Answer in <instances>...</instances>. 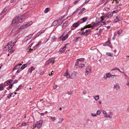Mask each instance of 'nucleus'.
Masks as SVG:
<instances>
[{
	"label": "nucleus",
	"instance_id": "nucleus-32",
	"mask_svg": "<svg viewBox=\"0 0 129 129\" xmlns=\"http://www.w3.org/2000/svg\"><path fill=\"white\" fill-rule=\"evenodd\" d=\"M35 69V68L33 66H32L31 67L30 69V72L31 73L32 71L34 70Z\"/></svg>",
	"mask_w": 129,
	"mask_h": 129
},
{
	"label": "nucleus",
	"instance_id": "nucleus-33",
	"mask_svg": "<svg viewBox=\"0 0 129 129\" xmlns=\"http://www.w3.org/2000/svg\"><path fill=\"white\" fill-rule=\"evenodd\" d=\"M63 118H60L59 119V121L58 122V123H61V122L63 121Z\"/></svg>",
	"mask_w": 129,
	"mask_h": 129
},
{
	"label": "nucleus",
	"instance_id": "nucleus-13",
	"mask_svg": "<svg viewBox=\"0 0 129 129\" xmlns=\"http://www.w3.org/2000/svg\"><path fill=\"white\" fill-rule=\"evenodd\" d=\"M91 72V69L89 68H87L86 69V73L88 75Z\"/></svg>",
	"mask_w": 129,
	"mask_h": 129
},
{
	"label": "nucleus",
	"instance_id": "nucleus-1",
	"mask_svg": "<svg viewBox=\"0 0 129 129\" xmlns=\"http://www.w3.org/2000/svg\"><path fill=\"white\" fill-rule=\"evenodd\" d=\"M25 16H19L15 17L12 20V23L14 24L15 25H17L19 22H21L24 20Z\"/></svg>",
	"mask_w": 129,
	"mask_h": 129
},
{
	"label": "nucleus",
	"instance_id": "nucleus-63",
	"mask_svg": "<svg viewBox=\"0 0 129 129\" xmlns=\"http://www.w3.org/2000/svg\"><path fill=\"white\" fill-rule=\"evenodd\" d=\"M57 87V85H55V86L53 87V88L54 89H55Z\"/></svg>",
	"mask_w": 129,
	"mask_h": 129
},
{
	"label": "nucleus",
	"instance_id": "nucleus-29",
	"mask_svg": "<svg viewBox=\"0 0 129 129\" xmlns=\"http://www.w3.org/2000/svg\"><path fill=\"white\" fill-rule=\"evenodd\" d=\"M49 11V8H46L45 11H44V12L45 13H47Z\"/></svg>",
	"mask_w": 129,
	"mask_h": 129
},
{
	"label": "nucleus",
	"instance_id": "nucleus-50",
	"mask_svg": "<svg viewBox=\"0 0 129 129\" xmlns=\"http://www.w3.org/2000/svg\"><path fill=\"white\" fill-rule=\"evenodd\" d=\"M118 70L119 71H120V70L118 68H116L115 69H113L112 70Z\"/></svg>",
	"mask_w": 129,
	"mask_h": 129
},
{
	"label": "nucleus",
	"instance_id": "nucleus-15",
	"mask_svg": "<svg viewBox=\"0 0 129 129\" xmlns=\"http://www.w3.org/2000/svg\"><path fill=\"white\" fill-rule=\"evenodd\" d=\"M21 65V64H18L16 65L14 68L13 69L12 71H13L15 69H18L20 67V66Z\"/></svg>",
	"mask_w": 129,
	"mask_h": 129
},
{
	"label": "nucleus",
	"instance_id": "nucleus-60",
	"mask_svg": "<svg viewBox=\"0 0 129 129\" xmlns=\"http://www.w3.org/2000/svg\"><path fill=\"white\" fill-rule=\"evenodd\" d=\"M87 92L86 91H84L82 92V93L84 94H85Z\"/></svg>",
	"mask_w": 129,
	"mask_h": 129
},
{
	"label": "nucleus",
	"instance_id": "nucleus-62",
	"mask_svg": "<svg viewBox=\"0 0 129 129\" xmlns=\"http://www.w3.org/2000/svg\"><path fill=\"white\" fill-rule=\"evenodd\" d=\"M52 39L54 40L56 39L55 37L54 36H53V37H52Z\"/></svg>",
	"mask_w": 129,
	"mask_h": 129
},
{
	"label": "nucleus",
	"instance_id": "nucleus-54",
	"mask_svg": "<svg viewBox=\"0 0 129 129\" xmlns=\"http://www.w3.org/2000/svg\"><path fill=\"white\" fill-rule=\"evenodd\" d=\"M78 0H76L75 1H74V4H76L78 1Z\"/></svg>",
	"mask_w": 129,
	"mask_h": 129
},
{
	"label": "nucleus",
	"instance_id": "nucleus-61",
	"mask_svg": "<svg viewBox=\"0 0 129 129\" xmlns=\"http://www.w3.org/2000/svg\"><path fill=\"white\" fill-rule=\"evenodd\" d=\"M64 15L61 16L60 18L62 20L64 17Z\"/></svg>",
	"mask_w": 129,
	"mask_h": 129
},
{
	"label": "nucleus",
	"instance_id": "nucleus-36",
	"mask_svg": "<svg viewBox=\"0 0 129 129\" xmlns=\"http://www.w3.org/2000/svg\"><path fill=\"white\" fill-rule=\"evenodd\" d=\"M7 10V9L6 8H5L3 11L2 12V14H3Z\"/></svg>",
	"mask_w": 129,
	"mask_h": 129
},
{
	"label": "nucleus",
	"instance_id": "nucleus-51",
	"mask_svg": "<svg viewBox=\"0 0 129 129\" xmlns=\"http://www.w3.org/2000/svg\"><path fill=\"white\" fill-rule=\"evenodd\" d=\"M67 93L69 95H71L72 94V92H69L68 91L67 92Z\"/></svg>",
	"mask_w": 129,
	"mask_h": 129
},
{
	"label": "nucleus",
	"instance_id": "nucleus-44",
	"mask_svg": "<svg viewBox=\"0 0 129 129\" xmlns=\"http://www.w3.org/2000/svg\"><path fill=\"white\" fill-rule=\"evenodd\" d=\"M76 73L75 72H73L72 74V76H75L76 75Z\"/></svg>",
	"mask_w": 129,
	"mask_h": 129
},
{
	"label": "nucleus",
	"instance_id": "nucleus-39",
	"mask_svg": "<svg viewBox=\"0 0 129 129\" xmlns=\"http://www.w3.org/2000/svg\"><path fill=\"white\" fill-rule=\"evenodd\" d=\"M13 81V80H10L7 81V84L9 83H11V82Z\"/></svg>",
	"mask_w": 129,
	"mask_h": 129
},
{
	"label": "nucleus",
	"instance_id": "nucleus-38",
	"mask_svg": "<svg viewBox=\"0 0 129 129\" xmlns=\"http://www.w3.org/2000/svg\"><path fill=\"white\" fill-rule=\"evenodd\" d=\"M90 0H86L83 3V4L82 5V6H83L85 5L86 3L88 2Z\"/></svg>",
	"mask_w": 129,
	"mask_h": 129
},
{
	"label": "nucleus",
	"instance_id": "nucleus-46",
	"mask_svg": "<svg viewBox=\"0 0 129 129\" xmlns=\"http://www.w3.org/2000/svg\"><path fill=\"white\" fill-rule=\"evenodd\" d=\"M16 40H15L14 42L13 43H12V45L13 47L14 45L16 43Z\"/></svg>",
	"mask_w": 129,
	"mask_h": 129
},
{
	"label": "nucleus",
	"instance_id": "nucleus-48",
	"mask_svg": "<svg viewBox=\"0 0 129 129\" xmlns=\"http://www.w3.org/2000/svg\"><path fill=\"white\" fill-rule=\"evenodd\" d=\"M101 113V111L100 110H98L96 112V114L99 115Z\"/></svg>",
	"mask_w": 129,
	"mask_h": 129
},
{
	"label": "nucleus",
	"instance_id": "nucleus-22",
	"mask_svg": "<svg viewBox=\"0 0 129 129\" xmlns=\"http://www.w3.org/2000/svg\"><path fill=\"white\" fill-rule=\"evenodd\" d=\"M114 87L117 90L119 89L120 88L119 86L117 84H115L114 85Z\"/></svg>",
	"mask_w": 129,
	"mask_h": 129
},
{
	"label": "nucleus",
	"instance_id": "nucleus-45",
	"mask_svg": "<svg viewBox=\"0 0 129 129\" xmlns=\"http://www.w3.org/2000/svg\"><path fill=\"white\" fill-rule=\"evenodd\" d=\"M33 127L34 128L36 127V126H37V123H34L33 125Z\"/></svg>",
	"mask_w": 129,
	"mask_h": 129
},
{
	"label": "nucleus",
	"instance_id": "nucleus-2",
	"mask_svg": "<svg viewBox=\"0 0 129 129\" xmlns=\"http://www.w3.org/2000/svg\"><path fill=\"white\" fill-rule=\"evenodd\" d=\"M12 45V42L11 41L10 42L7 44L5 46V50H6L9 49L11 50L13 47Z\"/></svg>",
	"mask_w": 129,
	"mask_h": 129
},
{
	"label": "nucleus",
	"instance_id": "nucleus-35",
	"mask_svg": "<svg viewBox=\"0 0 129 129\" xmlns=\"http://www.w3.org/2000/svg\"><path fill=\"white\" fill-rule=\"evenodd\" d=\"M42 34L41 33V32L40 31L39 33H38L36 35L35 37L36 38H37L38 36H39L40 35H41Z\"/></svg>",
	"mask_w": 129,
	"mask_h": 129
},
{
	"label": "nucleus",
	"instance_id": "nucleus-11",
	"mask_svg": "<svg viewBox=\"0 0 129 129\" xmlns=\"http://www.w3.org/2000/svg\"><path fill=\"white\" fill-rule=\"evenodd\" d=\"M106 75L108 78H109L111 77V78H114V77H112V76L116 77V75H111V74L109 73H107L106 74Z\"/></svg>",
	"mask_w": 129,
	"mask_h": 129
},
{
	"label": "nucleus",
	"instance_id": "nucleus-52",
	"mask_svg": "<svg viewBox=\"0 0 129 129\" xmlns=\"http://www.w3.org/2000/svg\"><path fill=\"white\" fill-rule=\"evenodd\" d=\"M91 115L92 116H96V114H94L93 113H91Z\"/></svg>",
	"mask_w": 129,
	"mask_h": 129
},
{
	"label": "nucleus",
	"instance_id": "nucleus-64",
	"mask_svg": "<svg viewBox=\"0 0 129 129\" xmlns=\"http://www.w3.org/2000/svg\"><path fill=\"white\" fill-rule=\"evenodd\" d=\"M20 70H18L17 71L16 73H19L20 72Z\"/></svg>",
	"mask_w": 129,
	"mask_h": 129
},
{
	"label": "nucleus",
	"instance_id": "nucleus-31",
	"mask_svg": "<svg viewBox=\"0 0 129 129\" xmlns=\"http://www.w3.org/2000/svg\"><path fill=\"white\" fill-rule=\"evenodd\" d=\"M28 122H27L26 123L25 122L24 123H22L21 124V125L23 126H25L28 125Z\"/></svg>",
	"mask_w": 129,
	"mask_h": 129
},
{
	"label": "nucleus",
	"instance_id": "nucleus-21",
	"mask_svg": "<svg viewBox=\"0 0 129 129\" xmlns=\"http://www.w3.org/2000/svg\"><path fill=\"white\" fill-rule=\"evenodd\" d=\"M99 22H98V23H94V22L93 23L92 25V27H94V26H99Z\"/></svg>",
	"mask_w": 129,
	"mask_h": 129
},
{
	"label": "nucleus",
	"instance_id": "nucleus-3",
	"mask_svg": "<svg viewBox=\"0 0 129 129\" xmlns=\"http://www.w3.org/2000/svg\"><path fill=\"white\" fill-rule=\"evenodd\" d=\"M54 62V58H52L47 60L46 62V65H47L51 63H53Z\"/></svg>",
	"mask_w": 129,
	"mask_h": 129
},
{
	"label": "nucleus",
	"instance_id": "nucleus-42",
	"mask_svg": "<svg viewBox=\"0 0 129 129\" xmlns=\"http://www.w3.org/2000/svg\"><path fill=\"white\" fill-rule=\"evenodd\" d=\"M4 87L3 86H2V85H0V91L3 90L4 89Z\"/></svg>",
	"mask_w": 129,
	"mask_h": 129
},
{
	"label": "nucleus",
	"instance_id": "nucleus-17",
	"mask_svg": "<svg viewBox=\"0 0 129 129\" xmlns=\"http://www.w3.org/2000/svg\"><path fill=\"white\" fill-rule=\"evenodd\" d=\"M79 24L78 22L74 23L72 25V26L75 27H77L79 25Z\"/></svg>",
	"mask_w": 129,
	"mask_h": 129
},
{
	"label": "nucleus",
	"instance_id": "nucleus-58",
	"mask_svg": "<svg viewBox=\"0 0 129 129\" xmlns=\"http://www.w3.org/2000/svg\"><path fill=\"white\" fill-rule=\"evenodd\" d=\"M104 78L105 79H107V78H108V77H107V75H106V76H104Z\"/></svg>",
	"mask_w": 129,
	"mask_h": 129
},
{
	"label": "nucleus",
	"instance_id": "nucleus-4",
	"mask_svg": "<svg viewBox=\"0 0 129 129\" xmlns=\"http://www.w3.org/2000/svg\"><path fill=\"white\" fill-rule=\"evenodd\" d=\"M43 122V121L41 119L37 122L36 123L37 124V127L38 128H39L41 127L42 125V123Z\"/></svg>",
	"mask_w": 129,
	"mask_h": 129
},
{
	"label": "nucleus",
	"instance_id": "nucleus-40",
	"mask_svg": "<svg viewBox=\"0 0 129 129\" xmlns=\"http://www.w3.org/2000/svg\"><path fill=\"white\" fill-rule=\"evenodd\" d=\"M22 87V86H21V85H19V86L17 88V89L15 90V91H18L20 89V87Z\"/></svg>",
	"mask_w": 129,
	"mask_h": 129
},
{
	"label": "nucleus",
	"instance_id": "nucleus-7",
	"mask_svg": "<svg viewBox=\"0 0 129 129\" xmlns=\"http://www.w3.org/2000/svg\"><path fill=\"white\" fill-rule=\"evenodd\" d=\"M31 24H28V23H27L26 24H25L24 25H23L21 26L19 28V29H23L24 28H26L29 26Z\"/></svg>",
	"mask_w": 129,
	"mask_h": 129
},
{
	"label": "nucleus",
	"instance_id": "nucleus-53",
	"mask_svg": "<svg viewBox=\"0 0 129 129\" xmlns=\"http://www.w3.org/2000/svg\"><path fill=\"white\" fill-rule=\"evenodd\" d=\"M106 44H107L108 45L110 44V43L109 40L108 41L106 42Z\"/></svg>",
	"mask_w": 129,
	"mask_h": 129
},
{
	"label": "nucleus",
	"instance_id": "nucleus-55",
	"mask_svg": "<svg viewBox=\"0 0 129 129\" xmlns=\"http://www.w3.org/2000/svg\"><path fill=\"white\" fill-rule=\"evenodd\" d=\"M113 14V12H112L109 15V16H110V17L112 16Z\"/></svg>",
	"mask_w": 129,
	"mask_h": 129
},
{
	"label": "nucleus",
	"instance_id": "nucleus-37",
	"mask_svg": "<svg viewBox=\"0 0 129 129\" xmlns=\"http://www.w3.org/2000/svg\"><path fill=\"white\" fill-rule=\"evenodd\" d=\"M104 116L106 118H107V117H109L110 118H111L112 117V116H110L109 115H107V114L105 115Z\"/></svg>",
	"mask_w": 129,
	"mask_h": 129
},
{
	"label": "nucleus",
	"instance_id": "nucleus-43",
	"mask_svg": "<svg viewBox=\"0 0 129 129\" xmlns=\"http://www.w3.org/2000/svg\"><path fill=\"white\" fill-rule=\"evenodd\" d=\"M67 46V44L65 45L63 48H62V49L64 50H64L66 49Z\"/></svg>",
	"mask_w": 129,
	"mask_h": 129
},
{
	"label": "nucleus",
	"instance_id": "nucleus-12",
	"mask_svg": "<svg viewBox=\"0 0 129 129\" xmlns=\"http://www.w3.org/2000/svg\"><path fill=\"white\" fill-rule=\"evenodd\" d=\"M42 43V42L41 41H40L35 46V49H37L39 47V46Z\"/></svg>",
	"mask_w": 129,
	"mask_h": 129
},
{
	"label": "nucleus",
	"instance_id": "nucleus-28",
	"mask_svg": "<svg viewBox=\"0 0 129 129\" xmlns=\"http://www.w3.org/2000/svg\"><path fill=\"white\" fill-rule=\"evenodd\" d=\"M106 54L108 56L113 57V54L110 52H107L106 53Z\"/></svg>",
	"mask_w": 129,
	"mask_h": 129
},
{
	"label": "nucleus",
	"instance_id": "nucleus-57",
	"mask_svg": "<svg viewBox=\"0 0 129 129\" xmlns=\"http://www.w3.org/2000/svg\"><path fill=\"white\" fill-rule=\"evenodd\" d=\"M40 32H41V34H42L43 33H44V32L45 30H41V31H40Z\"/></svg>",
	"mask_w": 129,
	"mask_h": 129
},
{
	"label": "nucleus",
	"instance_id": "nucleus-34",
	"mask_svg": "<svg viewBox=\"0 0 129 129\" xmlns=\"http://www.w3.org/2000/svg\"><path fill=\"white\" fill-rule=\"evenodd\" d=\"M13 84H11L10 85L9 87L7 88V89L8 90L9 89V88L11 89L12 88Z\"/></svg>",
	"mask_w": 129,
	"mask_h": 129
},
{
	"label": "nucleus",
	"instance_id": "nucleus-59",
	"mask_svg": "<svg viewBox=\"0 0 129 129\" xmlns=\"http://www.w3.org/2000/svg\"><path fill=\"white\" fill-rule=\"evenodd\" d=\"M59 51H60V52H63V51H64V50H63V49H62V48L60 49L59 50Z\"/></svg>",
	"mask_w": 129,
	"mask_h": 129
},
{
	"label": "nucleus",
	"instance_id": "nucleus-49",
	"mask_svg": "<svg viewBox=\"0 0 129 129\" xmlns=\"http://www.w3.org/2000/svg\"><path fill=\"white\" fill-rule=\"evenodd\" d=\"M85 10V8H83L81 9V13H82Z\"/></svg>",
	"mask_w": 129,
	"mask_h": 129
},
{
	"label": "nucleus",
	"instance_id": "nucleus-24",
	"mask_svg": "<svg viewBox=\"0 0 129 129\" xmlns=\"http://www.w3.org/2000/svg\"><path fill=\"white\" fill-rule=\"evenodd\" d=\"M93 98L96 101H97L99 99V96L98 95L94 96L93 97Z\"/></svg>",
	"mask_w": 129,
	"mask_h": 129
},
{
	"label": "nucleus",
	"instance_id": "nucleus-20",
	"mask_svg": "<svg viewBox=\"0 0 129 129\" xmlns=\"http://www.w3.org/2000/svg\"><path fill=\"white\" fill-rule=\"evenodd\" d=\"M120 21V20L119 19V17L118 16L115 17L114 18V21L115 22H117Z\"/></svg>",
	"mask_w": 129,
	"mask_h": 129
},
{
	"label": "nucleus",
	"instance_id": "nucleus-27",
	"mask_svg": "<svg viewBox=\"0 0 129 129\" xmlns=\"http://www.w3.org/2000/svg\"><path fill=\"white\" fill-rule=\"evenodd\" d=\"M80 39V37H79L76 38L74 39L73 40L75 41V42H77L79 41V40Z\"/></svg>",
	"mask_w": 129,
	"mask_h": 129
},
{
	"label": "nucleus",
	"instance_id": "nucleus-8",
	"mask_svg": "<svg viewBox=\"0 0 129 129\" xmlns=\"http://www.w3.org/2000/svg\"><path fill=\"white\" fill-rule=\"evenodd\" d=\"M79 61H81V58L78 59L76 61V62L75 64V66H78L77 68H79L80 66V64H79Z\"/></svg>",
	"mask_w": 129,
	"mask_h": 129
},
{
	"label": "nucleus",
	"instance_id": "nucleus-9",
	"mask_svg": "<svg viewBox=\"0 0 129 129\" xmlns=\"http://www.w3.org/2000/svg\"><path fill=\"white\" fill-rule=\"evenodd\" d=\"M92 25L91 24H89L88 25L85 26L84 27H83V28H81V31L83 30L84 29L87 28H93V27H92Z\"/></svg>",
	"mask_w": 129,
	"mask_h": 129
},
{
	"label": "nucleus",
	"instance_id": "nucleus-18",
	"mask_svg": "<svg viewBox=\"0 0 129 129\" xmlns=\"http://www.w3.org/2000/svg\"><path fill=\"white\" fill-rule=\"evenodd\" d=\"M87 18H88L87 17H85L83 18H82L81 19V20H82L83 21L82 22H81V23H83L86 22L87 20Z\"/></svg>",
	"mask_w": 129,
	"mask_h": 129
},
{
	"label": "nucleus",
	"instance_id": "nucleus-41",
	"mask_svg": "<svg viewBox=\"0 0 129 129\" xmlns=\"http://www.w3.org/2000/svg\"><path fill=\"white\" fill-rule=\"evenodd\" d=\"M51 119L52 121H54L56 119V118L55 117H53L52 116L51 117Z\"/></svg>",
	"mask_w": 129,
	"mask_h": 129
},
{
	"label": "nucleus",
	"instance_id": "nucleus-19",
	"mask_svg": "<svg viewBox=\"0 0 129 129\" xmlns=\"http://www.w3.org/2000/svg\"><path fill=\"white\" fill-rule=\"evenodd\" d=\"M99 24L100 27L102 25L106 24L105 22H102V21L99 22Z\"/></svg>",
	"mask_w": 129,
	"mask_h": 129
},
{
	"label": "nucleus",
	"instance_id": "nucleus-56",
	"mask_svg": "<svg viewBox=\"0 0 129 129\" xmlns=\"http://www.w3.org/2000/svg\"><path fill=\"white\" fill-rule=\"evenodd\" d=\"M85 66V64L84 63H81V68Z\"/></svg>",
	"mask_w": 129,
	"mask_h": 129
},
{
	"label": "nucleus",
	"instance_id": "nucleus-16",
	"mask_svg": "<svg viewBox=\"0 0 129 129\" xmlns=\"http://www.w3.org/2000/svg\"><path fill=\"white\" fill-rule=\"evenodd\" d=\"M63 76H66L67 78H69L70 77V75H69L68 73L67 70L66 72L64 74Z\"/></svg>",
	"mask_w": 129,
	"mask_h": 129
},
{
	"label": "nucleus",
	"instance_id": "nucleus-6",
	"mask_svg": "<svg viewBox=\"0 0 129 129\" xmlns=\"http://www.w3.org/2000/svg\"><path fill=\"white\" fill-rule=\"evenodd\" d=\"M33 35L30 34L28 36L24 38V42H26L30 39L32 37Z\"/></svg>",
	"mask_w": 129,
	"mask_h": 129
},
{
	"label": "nucleus",
	"instance_id": "nucleus-14",
	"mask_svg": "<svg viewBox=\"0 0 129 129\" xmlns=\"http://www.w3.org/2000/svg\"><path fill=\"white\" fill-rule=\"evenodd\" d=\"M68 21H66L63 24L62 27L63 28H64L67 26L68 24Z\"/></svg>",
	"mask_w": 129,
	"mask_h": 129
},
{
	"label": "nucleus",
	"instance_id": "nucleus-25",
	"mask_svg": "<svg viewBox=\"0 0 129 129\" xmlns=\"http://www.w3.org/2000/svg\"><path fill=\"white\" fill-rule=\"evenodd\" d=\"M27 65L26 64H24L22 66L21 68L22 70H23L27 67Z\"/></svg>",
	"mask_w": 129,
	"mask_h": 129
},
{
	"label": "nucleus",
	"instance_id": "nucleus-23",
	"mask_svg": "<svg viewBox=\"0 0 129 129\" xmlns=\"http://www.w3.org/2000/svg\"><path fill=\"white\" fill-rule=\"evenodd\" d=\"M57 23L58 22L56 20H55L52 23V25L53 26H55L57 24Z\"/></svg>",
	"mask_w": 129,
	"mask_h": 129
},
{
	"label": "nucleus",
	"instance_id": "nucleus-10",
	"mask_svg": "<svg viewBox=\"0 0 129 129\" xmlns=\"http://www.w3.org/2000/svg\"><path fill=\"white\" fill-rule=\"evenodd\" d=\"M90 29H86L85 31H83L81 33V35H87L88 34L87 33L90 31Z\"/></svg>",
	"mask_w": 129,
	"mask_h": 129
},
{
	"label": "nucleus",
	"instance_id": "nucleus-5",
	"mask_svg": "<svg viewBox=\"0 0 129 129\" xmlns=\"http://www.w3.org/2000/svg\"><path fill=\"white\" fill-rule=\"evenodd\" d=\"M69 36L67 34L66 36H62L60 37L59 38L62 41H64Z\"/></svg>",
	"mask_w": 129,
	"mask_h": 129
},
{
	"label": "nucleus",
	"instance_id": "nucleus-47",
	"mask_svg": "<svg viewBox=\"0 0 129 129\" xmlns=\"http://www.w3.org/2000/svg\"><path fill=\"white\" fill-rule=\"evenodd\" d=\"M12 93H11L10 94V95H8L7 96V97L8 98H10L11 97L12 95Z\"/></svg>",
	"mask_w": 129,
	"mask_h": 129
},
{
	"label": "nucleus",
	"instance_id": "nucleus-26",
	"mask_svg": "<svg viewBox=\"0 0 129 129\" xmlns=\"http://www.w3.org/2000/svg\"><path fill=\"white\" fill-rule=\"evenodd\" d=\"M57 22L58 23V24L59 25H60L62 24V22H61V20L60 18L59 19H58L57 20H56Z\"/></svg>",
	"mask_w": 129,
	"mask_h": 129
},
{
	"label": "nucleus",
	"instance_id": "nucleus-30",
	"mask_svg": "<svg viewBox=\"0 0 129 129\" xmlns=\"http://www.w3.org/2000/svg\"><path fill=\"white\" fill-rule=\"evenodd\" d=\"M123 30L121 29H120L117 31L118 34L120 35L121 34Z\"/></svg>",
	"mask_w": 129,
	"mask_h": 129
}]
</instances>
